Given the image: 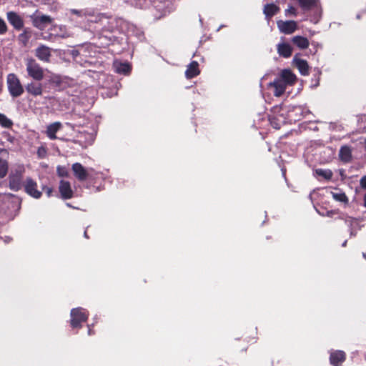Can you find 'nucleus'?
<instances>
[{
    "label": "nucleus",
    "mask_w": 366,
    "mask_h": 366,
    "mask_svg": "<svg viewBox=\"0 0 366 366\" xmlns=\"http://www.w3.org/2000/svg\"><path fill=\"white\" fill-rule=\"evenodd\" d=\"M26 71L31 78L36 81H41L44 76V69L33 58L26 59Z\"/></svg>",
    "instance_id": "obj_1"
},
{
    "label": "nucleus",
    "mask_w": 366,
    "mask_h": 366,
    "mask_svg": "<svg viewBox=\"0 0 366 366\" xmlns=\"http://www.w3.org/2000/svg\"><path fill=\"white\" fill-rule=\"evenodd\" d=\"M6 84L9 92L13 98L19 97L24 93V87L16 74H9L6 78Z\"/></svg>",
    "instance_id": "obj_2"
},
{
    "label": "nucleus",
    "mask_w": 366,
    "mask_h": 366,
    "mask_svg": "<svg viewBox=\"0 0 366 366\" xmlns=\"http://www.w3.org/2000/svg\"><path fill=\"white\" fill-rule=\"evenodd\" d=\"M88 314L82 308H75L71 311V325L72 327H81V323L86 321Z\"/></svg>",
    "instance_id": "obj_3"
},
{
    "label": "nucleus",
    "mask_w": 366,
    "mask_h": 366,
    "mask_svg": "<svg viewBox=\"0 0 366 366\" xmlns=\"http://www.w3.org/2000/svg\"><path fill=\"white\" fill-rule=\"evenodd\" d=\"M32 24L34 27L39 30H44L47 25L53 21V19L49 15H36L33 14L30 16Z\"/></svg>",
    "instance_id": "obj_4"
},
{
    "label": "nucleus",
    "mask_w": 366,
    "mask_h": 366,
    "mask_svg": "<svg viewBox=\"0 0 366 366\" xmlns=\"http://www.w3.org/2000/svg\"><path fill=\"white\" fill-rule=\"evenodd\" d=\"M277 25L280 31L285 34H291L298 29L297 23L293 20H279Z\"/></svg>",
    "instance_id": "obj_5"
},
{
    "label": "nucleus",
    "mask_w": 366,
    "mask_h": 366,
    "mask_svg": "<svg viewBox=\"0 0 366 366\" xmlns=\"http://www.w3.org/2000/svg\"><path fill=\"white\" fill-rule=\"evenodd\" d=\"M34 54L36 57L43 62L49 63L51 61V49L44 44L37 46Z\"/></svg>",
    "instance_id": "obj_6"
},
{
    "label": "nucleus",
    "mask_w": 366,
    "mask_h": 366,
    "mask_svg": "<svg viewBox=\"0 0 366 366\" xmlns=\"http://www.w3.org/2000/svg\"><path fill=\"white\" fill-rule=\"evenodd\" d=\"M347 355L343 350L330 351L329 361L332 366H342L346 360Z\"/></svg>",
    "instance_id": "obj_7"
},
{
    "label": "nucleus",
    "mask_w": 366,
    "mask_h": 366,
    "mask_svg": "<svg viewBox=\"0 0 366 366\" xmlns=\"http://www.w3.org/2000/svg\"><path fill=\"white\" fill-rule=\"evenodd\" d=\"M9 22L16 30H20L24 27V21L21 17L14 11H9L6 14Z\"/></svg>",
    "instance_id": "obj_8"
},
{
    "label": "nucleus",
    "mask_w": 366,
    "mask_h": 366,
    "mask_svg": "<svg viewBox=\"0 0 366 366\" xmlns=\"http://www.w3.org/2000/svg\"><path fill=\"white\" fill-rule=\"evenodd\" d=\"M36 183L31 179H27L24 185L26 192L30 196L38 199L41 197V192L36 189Z\"/></svg>",
    "instance_id": "obj_9"
},
{
    "label": "nucleus",
    "mask_w": 366,
    "mask_h": 366,
    "mask_svg": "<svg viewBox=\"0 0 366 366\" xmlns=\"http://www.w3.org/2000/svg\"><path fill=\"white\" fill-rule=\"evenodd\" d=\"M26 90L32 96H41L43 93L42 84L39 82L31 81L26 85Z\"/></svg>",
    "instance_id": "obj_10"
},
{
    "label": "nucleus",
    "mask_w": 366,
    "mask_h": 366,
    "mask_svg": "<svg viewBox=\"0 0 366 366\" xmlns=\"http://www.w3.org/2000/svg\"><path fill=\"white\" fill-rule=\"evenodd\" d=\"M59 189L63 199H67L72 197L73 192L69 182L61 180Z\"/></svg>",
    "instance_id": "obj_11"
},
{
    "label": "nucleus",
    "mask_w": 366,
    "mask_h": 366,
    "mask_svg": "<svg viewBox=\"0 0 366 366\" xmlns=\"http://www.w3.org/2000/svg\"><path fill=\"white\" fill-rule=\"evenodd\" d=\"M72 169L74 173V175L79 180H84L87 178L89 175L88 171L79 163L76 162L73 164Z\"/></svg>",
    "instance_id": "obj_12"
},
{
    "label": "nucleus",
    "mask_w": 366,
    "mask_h": 366,
    "mask_svg": "<svg viewBox=\"0 0 366 366\" xmlns=\"http://www.w3.org/2000/svg\"><path fill=\"white\" fill-rule=\"evenodd\" d=\"M62 127V124L59 122H56L47 126L46 134L50 139H56L57 137L56 133Z\"/></svg>",
    "instance_id": "obj_13"
},
{
    "label": "nucleus",
    "mask_w": 366,
    "mask_h": 366,
    "mask_svg": "<svg viewBox=\"0 0 366 366\" xmlns=\"http://www.w3.org/2000/svg\"><path fill=\"white\" fill-rule=\"evenodd\" d=\"M269 85L274 87V95L275 97L282 96L286 89V84L280 79H275L273 82L270 83Z\"/></svg>",
    "instance_id": "obj_14"
},
{
    "label": "nucleus",
    "mask_w": 366,
    "mask_h": 366,
    "mask_svg": "<svg viewBox=\"0 0 366 366\" xmlns=\"http://www.w3.org/2000/svg\"><path fill=\"white\" fill-rule=\"evenodd\" d=\"M293 61L302 75L306 76L309 74V65L306 60L297 58L295 56Z\"/></svg>",
    "instance_id": "obj_15"
},
{
    "label": "nucleus",
    "mask_w": 366,
    "mask_h": 366,
    "mask_svg": "<svg viewBox=\"0 0 366 366\" xmlns=\"http://www.w3.org/2000/svg\"><path fill=\"white\" fill-rule=\"evenodd\" d=\"M277 50L279 55L284 58H289L292 54V48L288 43L277 44Z\"/></svg>",
    "instance_id": "obj_16"
},
{
    "label": "nucleus",
    "mask_w": 366,
    "mask_h": 366,
    "mask_svg": "<svg viewBox=\"0 0 366 366\" xmlns=\"http://www.w3.org/2000/svg\"><path fill=\"white\" fill-rule=\"evenodd\" d=\"M292 43L300 49H307L310 46L309 40L302 36H295L291 39Z\"/></svg>",
    "instance_id": "obj_17"
},
{
    "label": "nucleus",
    "mask_w": 366,
    "mask_h": 366,
    "mask_svg": "<svg viewBox=\"0 0 366 366\" xmlns=\"http://www.w3.org/2000/svg\"><path fill=\"white\" fill-rule=\"evenodd\" d=\"M287 85H292L295 83L297 78L290 69H284L281 74V79Z\"/></svg>",
    "instance_id": "obj_18"
},
{
    "label": "nucleus",
    "mask_w": 366,
    "mask_h": 366,
    "mask_svg": "<svg viewBox=\"0 0 366 366\" xmlns=\"http://www.w3.org/2000/svg\"><path fill=\"white\" fill-rule=\"evenodd\" d=\"M21 171L10 175L9 185L13 190H19L21 187Z\"/></svg>",
    "instance_id": "obj_19"
},
{
    "label": "nucleus",
    "mask_w": 366,
    "mask_h": 366,
    "mask_svg": "<svg viewBox=\"0 0 366 366\" xmlns=\"http://www.w3.org/2000/svg\"><path fill=\"white\" fill-rule=\"evenodd\" d=\"M280 11L279 6L274 4H267L264 7V14L268 20L273 17Z\"/></svg>",
    "instance_id": "obj_20"
},
{
    "label": "nucleus",
    "mask_w": 366,
    "mask_h": 366,
    "mask_svg": "<svg viewBox=\"0 0 366 366\" xmlns=\"http://www.w3.org/2000/svg\"><path fill=\"white\" fill-rule=\"evenodd\" d=\"M114 71L118 74H127L129 73L131 67L128 63L114 61L113 64Z\"/></svg>",
    "instance_id": "obj_21"
},
{
    "label": "nucleus",
    "mask_w": 366,
    "mask_h": 366,
    "mask_svg": "<svg viewBox=\"0 0 366 366\" xmlns=\"http://www.w3.org/2000/svg\"><path fill=\"white\" fill-rule=\"evenodd\" d=\"M199 74V70L198 68V63L197 61H192L187 66V69L185 71V75L187 79H192Z\"/></svg>",
    "instance_id": "obj_22"
},
{
    "label": "nucleus",
    "mask_w": 366,
    "mask_h": 366,
    "mask_svg": "<svg viewBox=\"0 0 366 366\" xmlns=\"http://www.w3.org/2000/svg\"><path fill=\"white\" fill-rule=\"evenodd\" d=\"M340 160H350L352 157V150L350 147L345 145L341 147L339 152Z\"/></svg>",
    "instance_id": "obj_23"
},
{
    "label": "nucleus",
    "mask_w": 366,
    "mask_h": 366,
    "mask_svg": "<svg viewBox=\"0 0 366 366\" xmlns=\"http://www.w3.org/2000/svg\"><path fill=\"white\" fill-rule=\"evenodd\" d=\"M57 29L59 30V32L56 33L55 34V36H59V37L62 38V39H66V38H68V37L71 36V34L66 31V29L65 26L54 25L52 26V28H51V30H56Z\"/></svg>",
    "instance_id": "obj_24"
},
{
    "label": "nucleus",
    "mask_w": 366,
    "mask_h": 366,
    "mask_svg": "<svg viewBox=\"0 0 366 366\" xmlns=\"http://www.w3.org/2000/svg\"><path fill=\"white\" fill-rule=\"evenodd\" d=\"M299 5L303 10H310L316 6L317 0H297Z\"/></svg>",
    "instance_id": "obj_25"
},
{
    "label": "nucleus",
    "mask_w": 366,
    "mask_h": 366,
    "mask_svg": "<svg viewBox=\"0 0 366 366\" xmlns=\"http://www.w3.org/2000/svg\"><path fill=\"white\" fill-rule=\"evenodd\" d=\"M332 196L337 202H343L345 204H348V198L345 192H332Z\"/></svg>",
    "instance_id": "obj_26"
},
{
    "label": "nucleus",
    "mask_w": 366,
    "mask_h": 366,
    "mask_svg": "<svg viewBox=\"0 0 366 366\" xmlns=\"http://www.w3.org/2000/svg\"><path fill=\"white\" fill-rule=\"evenodd\" d=\"M0 125L6 129H9L13 125V122L5 114L0 113Z\"/></svg>",
    "instance_id": "obj_27"
},
{
    "label": "nucleus",
    "mask_w": 366,
    "mask_h": 366,
    "mask_svg": "<svg viewBox=\"0 0 366 366\" xmlns=\"http://www.w3.org/2000/svg\"><path fill=\"white\" fill-rule=\"evenodd\" d=\"M30 37L31 35L29 32L25 29L21 34L19 35L18 39L24 46H26L29 42Z\"/></svg>",
    "instance_id": "obj_28"
},
{
    "label": "nucleus",
    "mask_w": 366,
    "mask_h": 366,
    "mask_svg": "<svg viewBox=\"0 0 366 366\" xmlns=\"http://www.w3.org/2000/svg\"><path fill=\"white\" fill-rule=\"evenodd\" d=\"M316 173L317 175L321 176L327 180L332 179L333 174L332 171L329 169L325 170L322 169H316Z\"/></svg>",
    "instance_id": "obj_29"
},
{
    "label": "nucleus",
    "mask_w": 366,
    "mask_h": 366,
    "mask_svg": "<svg viewBox=\"0 0 366 366\" xmlns=\"http://www.w3.org/2000/svg\"><path fill=\"white\" fill-rule=\"evenodd\" d=\"M8 172L7 162H0V177H4Z\"/></svg>",
    "instance_id": "obj_30"
},
{
    "label": "nucleus",
    "mask_w": 366,
    "mask_h": 366,
    "mask_svg": "<svg viewBox=\"0 0 366 366\" xmlns=\"http://www.w3.org/2000/svg\"><path fill=\"white\" fill-rule=\"evenodd\" d=\"M269 120L272 127L276 129H279L281 127V124L279 122L276 117H269Z\"/></svg>",
    "instance_id": "obj_31"
},
{
    "label": "nucleus",
    "mask_w": 366,
    "mask_h": 366,
    "mask_svg": "<svg viewBox=\"0 0 366 366\" xmlns=\"http://www.w3.org/2000/svg\"><path fill=\"white\" fill-rule=\"evenodd\" d=\"M37 156L40 159H44L46 157V149L41 146L38 148Z\"/></svg>",
    "instance_id": "obj_32"
},
{
    "label": "nucleus",
    "mask_w": 366,
    "mask_h": 366,
    "mask_svg": "<svg viewBox=\"0 0 366 366\" xmlns=\"http://www.w3.org/2000/svg\"><path fill=\"white\" fill-rule=\"evenodd\" d=\"M7 31V26L6 24V22L0 18V34H4Z\"/></svg>",
    "instance_id": "obj_33"
},
{
    "label": "nucleus",
    "mask_w": 366,
    "mask_h": 366,
    "mask_svg": "<svg viewBox=\"0 0 366 366\" xmlns=\"http://www.w3.org/2000/svg\"><path fill=\"white\" fill-rule=\"evenodd\" d=\"M71 13L73 14H76L79 16H84L86 15H91L89 13H88L86 11L83 10H77V9H71Z\"/></svg>",
    "instance_id": "obj_34"
},
{
    "label": "nucleus",
    "mask_w": 366,
    "mask_h": 366,
    "mask_svg": "<svg viewBox=\"0 0 366 366\" xmlns=\"http://www.w3.org/2000/svg\"><path fill=\"white\" fill-rule=\"evenodd\" d=\"M57 172H58L59 176H60V177H65L68 174L67 169L66 168L60 167H57Z\"/></svg>",
    "instance_id": "obj_35"
},
{
    "label": "nucleus",
    "mask_w": 366,
    "mask_h": 366,
    "mask_svg": "<svg viewBox=\"0 0 366 366\" xmlns=\"http://www.w3.org/2000/svg\"><path fill=\"white\" fill-rule=\"evenodd\" d=\"M285 13H286V14H290L292 15H296L297 9L294 6H289V8L287 9H286Z\"/></svg>",
    "instance_id": "obj_36"
},
{
    "label": "nucleus",
    "mask_w": 366,
    "mask_h": 366,
    "mask_svg": "<svg viewBox=\"0 0 366 366\" xmlns=\"http://www.w3.org/2000/svg\"><path fill=\"white\" fill-rule=\"evenodd\" d=\"M360 186L362 189H366V176L362 177L360 181Z\"/></svg>",
    "instance_id": "obj_37"
},
{
    "label": "nucleus",
    "mask_w": 366,
    "mask_h": 366,
    "mask_svg": "<svg viewBox=\"0 0 366 366\" xmlns=\"http://www.w3.org/2000/svg\"><path fill=\"white\" fill-rule=\"evenodd\" d=\"M104 17H107L105 14H99L96 17H95V19H94V21L95 22H98L99 21L102 20V18Z\"/></svg>",
    "instance_id": "obj_38"
},
{
    "label": "nucleus",
    "mask_w": 366,
    "mask_h": 366,
    "mask_svg": "<svg viewBox=\"0 0 366 366\" xmlns=\"http://www.w3.org/2000/svg\"><path fill=\"white\" fill-rule=\"evenodd\" d=\"M339 212V210H330L327 211L326 215L327 217H332L333 214H337Z\"/></svg>",
    "instance_id": "obj_39"
},
{
    "label": "nucleus",
    "mask_w": 366,
    "mask_h": 366,
    "mask_svg": "<svg viewBox=\"0 0 366 366\" xmlns=\"http://www.w3.org/2000/svg\"><path fill=\"white\" fill-rule=\"evenodd\" d=\"M46 192L48 197H50L52 193V189L51 188H47Z\"/></svg>",
    "instance_id": "obj_40"
},
{
    "label": "nucleus",
    "mask_w": 366,
    "mask_h": 366,
    "mask_svg": "<svg viewBox=\"0 0 366 366\" xmlns=\"http://www.w3.org/2000/svg\"><path fill=\"white\" fill-rule=\"evenodd\" d=\"M353 221V219L352 217H348L347 219H345V222L347 223L349 222L350 224H352Z\"/></svg>",
    "instance_id": "obj_41"
},
{
    "label": "nucleus",
    "mask_w": 366,
    "mask_h": 366,
    "mask_svg": "<svg viewBox=\"0 0 366 366\" xmlns=\"http://www.w3.org/2000/svg\"><path fill=\"white\" fill-rule=\"evenodd\" d=\"M2 89V81L0 79V92Z\"/></svg>",
    "instance_id": "obj_42"
},
{
    "label": "nucleus",
    "mask_w": 366,
    "mask_h": 366,
    "mask_svg": "<svg viewBox=\"0 0 366 366\" xmlns=\"http://www.w3.org/2000/svg\"><path fill=\"white\" fill-rule=\"evenodd\" d=\"M89 139H90V142H92L94 140L93 136L90 135Z\"/></svg>",
    "instance_id": "obj_43"
},
{
    "label": "nucleus",
    "mask_w": 366,
    "mask_h": 366,
    "mask_svg": "<svg viewBox=\"0 0 366 366\" xmlns=\"http://www.w3.org/2000/svg\"><path fill=\"white\" fill-rule=\"evenodd\" d=\"M364 201H365V205L366 206V194L365 195Z\"/></svg>",
    "instance_id": "obj_44"
},
{
    "label": "nucleus",
    "mask_w": 366,
    "mask_h": 366,
    "mask_svg": "<svg viewBox=\"0 0 366 366\" xmlns=\"http://www.w3.org/2000/svg\"><path fill=\"white\" fill-rule=\"evenodd\" d=\"M84 237H87L86 232H84Z\"/></svg>",
    "instance_id": "obj_45"
},
{
    "label": "nucleus",
    "mask_w": 366,
    "mask_h": 366,
    "mask_svg": "<svg viewBox=\"0 0 366 366\" xmlns=\"http://www.w3.org/2000/svg\"><path fill=\"white\" fill-rule=\"evenodd\" d=\"M88 333H89V335H91V330L90 329H89Z\"/></svg>",
    "instance_id": "obj_46"
},
{
    "label": "nucleus",
    "mask_w": 366,
    "mask_h": 366,
    "mask_svg": "<svg viewBox=\"0 0 366 366\" xmlns=\"http://www.w3.org/2000/svg\"><path fill=\"white\" fill-rule=\"evenodd\" d=\"M346 244H347V241H345V242L343 243V244H342V245H343V246H345V245H346Z\"/></svg>",
    "instance_id": "obj_47"
},
{
    "label": "nucleus",
    "mask_w": 366,
    "mask_h": 366,
    "mask_svg": "<svg viewBox=\"0 0 366 366\" xmlns=\"http://www.w3.org/2000/svg\"><path fill=\"white\" fill-rule=\"evenodd\" d=\"M9 239V237H6V239L5 241L8 242Z\"/></svg>",
    "instance_id": "obj_48"
},
{
    "label": "nucleus",
    "mask_w": 366,
    "mask_h": 366,
    "mask_svg": "<svg viewBox=\"0 0 366 366\" xmlns=\"http://www.w3.org/2000/svg\"><path fill=\"white\" fill-rule=\"evenodd\" d=\"M363 257L366 259V254L363 253Z\"/></svg>",
    "instance_id": "obj_49"
},
{
    "label": "nucleus",
    "mask_w": 366,
    "mask_h": 366,
    "mask_svg": "<svg viewBox=\"0 0 366 366\" xmlns=\"http://www.w3.org/2000/svg\"><path fill=\"white\" fill-rule=\"evenodd\" d=\"M339 219H344V218H343V217H339Z\"/></svg>",
    "instance_id": "obj_50"
}]
</instances>
